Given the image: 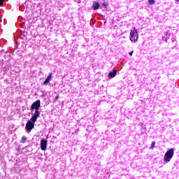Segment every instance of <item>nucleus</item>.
I'll list each match as a JSON object with an SVG mask.
<instances>
[{"instance_id": "obj_1", "label": "nucleus", "mask_w": 179, "mask_h": 179, "mask_svg": "<svg viewBox=\"0 0 179 179\" xmlns=\"http://www.w3.org/2000/svg\"><path fill=\"white\" fill-rule=\"evenodd\" d=\"M139 38V34H138V30L136 27H134L133 29L130 31V41L131 43H136L138 41V38Z\"/></svg>"}, {"instance_id": "obj_13", "label": "nucleus", "mask_w": 179, "mask_h": 179, "mask_svg": "<svg viewBox=\"0 0 179 179\" xmlns=\"http://www.w3.org/2000/svg\"><path fill=\"white\" fill-rule=\"evenodd\" d=\"M155 145H156V142L152 141L150 145V149H153Z\"/></svg>"}, {"instance_id": "obj_5", "label": "nucleus", "mask_w": 179, "mask_h": 179, "mask_svg": "<svg viewBox=\"0 0 179 179\" xmlns=\"http://www.w3.org/2000/svg\"><path fill=\"white\" fill-rule=\"evenodd\" d=\"M41 150H45L47 149V140L42 139L41 141Z\"/></svg>"}, {"instance_id": "obj_14", "label": "nucleus", "mask_w": 179, "mask_h": 179, "mask_svg": "<svg viewBox=\"0 0 179 179\" xmlns=\"http://www.w3.org/2000/svg\"><path fill=\"white\" fill-rule=\"evenodd\" d=\"M5 0H0V6H2L3 5V2Z\"/></svg>"}, {"instance_id": "obj_12", "label": "nucleus", "mask_w": 179, "mask_h": 179, "mask_svg": "<svg viewBox=\"0 0 179 179\" xmlns=\"http://www.w3.org/2000/svg\"><path fill=\"white\" fill-rule=\"evenodd\" d=\"M26 141H27V138H26L25 136H23L21 139L22 143H24Z\"/></svg>"}, {"instance_id": "obj_8", "label": "nucleus", "mask_w": 179, "mask_h": 179, "mask_svg": "<svg viewBox=\"0 0 179 179\" xmlns=\"http://www.w3.org/2000/svg\"><path fill=\"white\" fill-rule=\"evenodd\" d=\"M100 8V4L98 2H95L92 4V8L94 10H97Z\"/></svg>"}, {"instance_id": "obj_7", "label": "nucleus", "mask_w": 179, "mask_h": 179, "mask_svg": "<svg viewBox=\"0 0 179 179\" xmlns=\"http://www.w3.org/2000/svg\"><path fill=\"white\" fill-rule=\"evenodd\" d=\"M117 75V71L115 70H113V71H110L109 73H108V77L110 78V79H113V78H115V76Z\"/></svg>"}, {"instance_id": "obj_4", "label": "nucleus", "mask_w": 179, "mask_h": 179, "mask_svg": "<svg viewBox=\"0 0 179 179\" xmlns=\"http://www.w3.org/2000/svg\"><path fill=\"white\" fill-rule=\"evenodd\" d=\"M26 129L30 132L33 128H34V123L31 121H29L26 124Z\"/></svg>"}, {"instance_id": "obj_6", "label": "nucleus", "mask_w": 179, "mask_h": 179, "mask_svg": "<svg viewBox=\"0 0 179 179\" xmlns=\"http://www.w3.org/2000/svg\"><path fill=\"white\" fill-rule=\"evenodd\" d=\"M51 78H52V73H49L46 80L43 82V85H47V84L50 83V80H51Z\"/></svg>"}, {"instance_id": "obj_2", "label": "nucleus", "mask_w": 179, "mask_h": 179, "mask_svg": "<svg viewBox=\"0 0 179 179\" xmlns=\"http://www.w3.org/2000/svg\"><path fill=\"white\" fill-rule=\"evenodd\" d=\"M173 156H174V148H171L164 155V160L165 163H169L173 159Z\"/></svg>"}, {"instance_id": "obj_16", "label": "nucleus", "mask_w": 179, "mask_h": 179, "mask_svg": "<svg viewBox=\"0 0 179 179\" xmlns=\"http://www.w3.org/2000/svg\"><path fill=\"white\" fill-rule=\"evenodd\" d=\"M132 54H134V51H131L129 53V55H132Z\"/></svg>"}, {"instance_id": "obj_10", "label": "nucleus", "mask_w": 179, "mask_h": 179, "mask_svg": "<svg viewBox=\"0 0 179 179\" xmlns=\"http://www.w3.org/2000/svg\"><path fill=\"white\" fill-rule=\"evenodd\" d=\"M31 121H32V123L35 124L36 121H37V117L35 116H32L31 118Z\"/></svg>"}, {"instance_id": "obj_3", "label": "nucleus", "mask_w": 179, "mask_h": 179, "mask_svg": "<svg viewBox=\"0 0 179 179\" xmlns=\"http://www.w3.org/2000/svg\"><path fill=\"white\" fill-rule=\"evenodd\" d=\"M40 100H37L35 102H34L31 106V110H38L40 108Z\"/></svg>"}, {"instance_id": "obj_9", "label": "nucleus", "mask_w": 179, "mask_h": 179, "mask_svg": "<svg viewBox=\"0 0 179 179\" xmlns=\"http://www.w3.org/2000/svg\"><path fill=\"white\" fill-rule=\"evenodd\" d=\"M34 117L38 118L40 117V111L38 110H35V113H34Z\"/></svg>"}, {"instance_id": "obj_18", "label": "nucleus", "mask_w": 179, "mask_h": 179, "mask_svg": "<svg viewBox=\"0 0 179 179\" xmlns=\"http://www.w3.org/2000/svg\"><path fill=\"white\" fill-rule=\"evenodd\" d=\"M176 1H179V0H176Z\"/></svg>"}, {"instance_id": "obj_11", "label": "nucleus", "mask_w": 179, "mask_h": 179, "mask_svg": "<svg viewBox=\"0 0 179 179\" xmlns=\"http://www.w3.org/2000/svg\"><path fill=\"white\" fill-rule=\"evenodd\" d=\"M148 5H155V0H148Z\"/></svg>"}, {"instance_id": "obj_17", "label": "nucleus", "mask_w": 179, "mask_h": 179, "mask_svg": "<svg viewBox=\"0 0 179 179\" xmlns=\"http://www.w3.org/2000/svg\"><path fill=\"white\" fill-rule=\"evenodd\" d=\"M59 97V96H56V99H58Z\"/></svg>"}, {"instance_id": "obj_15", "label": "nucleus", "mask_w": 179, "mask_h": 179, "mask_svg": "<svg viewBox=\"0 0 179 179\" xmlns=\"http://www.w3.org/2000/svg\"><path fill=\"white\" fill-rule=\"evenodd\" d=\"M102 6L105 7V9H107V3H103Z\"/></svg>"}]
</instances>
